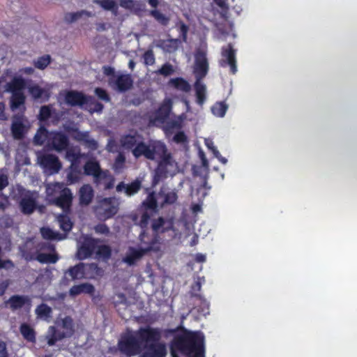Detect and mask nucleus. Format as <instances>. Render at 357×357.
<instances>
[{
	"mask_svg": "<svg viewBox=\"0 0 357 357\" xmlns=\"http://www.w3.org/2000/svg\"><path fill=\"white\" fill-rule=\"evenodd\" d=\"M174 70L172 64L169 63H166L163 64L160 69H158L155 73L157 74L163 75V76H169L174 73Z\"/></svg>",
	"mask_w": 357,
	"mask_h": 357,
	"instance_id": "603ef678",
	"label": "nucleus"
},
{
	"mask_svg": "<svg viewBox=\"0 0 357 357\" xmlns=\"http://www.w3.org/2000/svg\"><path fill=\"white\" fill-rule=\"evenodd\" d=\"M215 3L220 8V17L224 20L229 18V8L225 0H213Z\"/></svg>",
	"mask_w": 357,
	"mask_h": 357,
	"instance_id": "a18cd8bd",
	"label": "nucleus"
},
{
	"mask_svg": "<svg viewBox=\"0 0 357 357\" xmlns=\"http://www.w3.org/2000/svg\"><path fill=\"white\" fill-rule=\"evenodd\" d=\"M167 86L185 93L189 92L191 89L190 84L183 77L171 78L167 82Z\"/></svg>",
	"mask_w": 357,
	"mask_h": 357,
	"instance_id": "5701e85b",
	"label": "nucleus"
},
{
	"mask_svg": "<svg viewBox=\"0 0 357 357\" xmlns=\"http://www.w3.org/2000/svg\"><path fill=\"white\" fill-rule=\"evenodd\" d=\"M29 92L33 98L36 100L40 98L45 93V91L38 85L35 84L29 87Z\"/></svg>",
	"mask_w": 357,
	"mask_h": 357,
	"instance_id": "09e8293b",
	"label": "nucleus"
},
{
	"mask_svg": "<svg viewBox=\"0 0 357 357\" xmlns=\"http://www.w3.org/2000/svg\"><path fill=\"white\" fill-rule=\"evenodd\" d=\"M173 102L170 98H165L155 112L154 120L163 123L169 117L172 109Z\"/></svg>",
	"mask_w": 357,
	"mask_h": 357,
	"instance_id": "dca6fc26",
	"label": "nucleus"
},
{
	"mask_svg": "<svg viewBox=\"0 0 357 357\" xmlns=\"http://www.w3.org/2000/svg\"><path fill=\"white\" fill-rule=\"evenodd\" d=\"M192 296L196 298L200 301L201 304L203 305L202 311H204L205 310H208L209 309V303L201 294L192 293Z\"/></svg>",
	"mask_w": 357,
	"mask_h": 357,
	"instance_id": "0e129e2a",
	"label": "nucleus"
},
{
	"mask_svg": "<svg viewBox=\"0 0 357 357\" xmlns=\"http://www.w3.org/2000/svg\"><path fill=\"white\" fill-rule=\"evenodd\" d=\"M68 137L61 132H51L48 146L56 151H62L68 147Z\"/></svg>",
	"mask_w": 357,
	"mask_h": 357,
	"instance_id": "ddd939ff",
	"label": "nucleus"
},
{
	"mask_svg": "<svg viewBox=\"0 0 357 357\" xmlns=\"http://www.w3.org/2000/svg\"><path fill=\"white\" fill-rule=\"evenodd\" d=\"M95 2L106 10H113L117 8L114 0H96Z\"/></svg>",
	"mask_w": 357,
	"mask_h": 357,
	"instance_id": "3c124183",
	"label": "nucleus"
},
{
	"mask_svg": "<svg viewBox=\"0 0 357 357\" xmlns=\"http://www.w3.org/2000/svg\"><path fill=\"white\" fill-rule=\"evenodd\" d=\"M188 30H189L188 26L186 25L184 22H181L179 28H178V31H179L180 36L182 37L183 41H185L187 39V35H188Z\"/></svg>",
	"mask_w": 357,
	"mask_h": 357,
	"instance_id": "680f3d73",
	"label": "nucleus"
},
{
	"mask_svg": "<svg viewBox=\"0 0 357 357\" xmlns=\"http://www.w3.org/2000/svg\"><path fill=\"white\" fill-rule=\"evenodd\" d=\"M146 236H148L145 233L139 234V238L141 244L143 245L142 248L138 249L132 247L129 248L126 255L123 259V261L128 265L132 266L135 264L144 255L153 249V246L155 245V240L146 241L145 238Z\"/></svg>",
	"mask_w": 357,
	"mask_h": 357,
	"instance_id": "423d86ee",
	"label": "nucleus"
},
{
	"mask_svg": "<svg viewBox=\"0 0 357 357\" xmlns=\"http://www.w3.org/2000/svg\"><path fill=\"white\" fill-rule=\"evenodd\" d=\"M20 206L22 213L29 215L35 211L37 204L35 199L32 197L25 196L21 199Z\"/></svg>",
	"mask_w": 357,
	"mask_h": 357,
	"instance_id": "b1692460",
	"label": "nucleus"
},
{
	"mask_svg": "<svg viewBox=\"0 0 357 357\" xmlns=\"http://www.w3.org/2000/svg\"><path fill=\"white\" fill-rule=\"evenodd\" d=\"M144 63L146 66H152L155 63V59L153 50H148L143 54Z\"/></svg>",
	"mask_w": 357,
	"mask_h": 357,
	"instance_id": "864d4df0",
	"label": "nucleus"
},
{
	"mask_svg": "<svg viewBox=\"0 0 357 357\" xmlns=\"http://www.w3.org/2000/svg\"><path fill=\"white\" fill-rule=\"evenodd\" d=\"M84 279H93L95 278L96 276L100 275L101 273V269L99 268L97 264L91 263V264H84Z\"/></svg>",
	"mask_w": 357,
	"mask_h": 357,
	"instance_id": "c756f323",
	"label": "nucleus"
},
{
	"mask_svg": "<svg viewBox=\"0 0 357 357\" xmlns=\"http://www.w3.org/2000/svg\"><path fill=\"white\" fill-rule=\"evenodd\" d=\"M20 331L26 341L32 343L36 342V332L29 324L26 323L22 324L20 326Z\"/></svg>",
	"mask_w": 357,
	"mask_h": 357,
	"instance_id": "c85d7f7f",
	"label": "nucleus"
},
{
	"mask_svg": "<svg viewBox=\"0 0 357 357\" xmlns=\"http://www.w3.org/2000/svg\"><path fill=\"white\" fill-rule=\"evenodd\" d=\"M62 328L65 331L61 332L66 337H70L75 333L74 323L73 319L70 317H66L62 319Z\"/></svg>",
	"mask_w": 357,
	"mask_h": 357,
	"instance_id": "f704fd0d",
	"label": "nucleus"
},
{
	"mask_svg": "<svg viewBox=\"0 0 357 357\" xmlns=\"http://www.w3.org/2000/svg\"><path fill=\"white\" fill-rule=\"evenodd\" d=\"M178 196L175 192H169L165 196V202L172 204L177 200Z\"/></svg>",
	"mask_w": 357,
	"mask_h": 357,
	"instance_id": "e2e57ef3",
	"label": "nucleus"
},
{
	"mask_svg": "<svg viewBox=\"0 0 357 357\" xmlns=\"http://www.w3.org/2000/svg\"><path fill=\"white\" fill-rule=\"evenodd\" d=\"M40 165L52 173H57L61 168V164L57 156L53 154L44 155L40 158Z\"/></svg>",
	"mask_w": 357,
	"mask_h": 357,
	"instance_id": "f3484780",
	"label": "nucleus"
},
{
	"mask_svg": "<svg viewBox=\"0 0 357 357\" xmlns=\"http://www.w3.org/2000/svg\"><path fill=\"white\" fill-rule=\"evenodd\" d=\"M172 357L205 355V336L200 331H189L183 328L181 333L175 335L170 344Z\"/></svg>",
	"mask_w": 357,
	"mask_h": 357,
	"instance_id": "f03ea898",
	"label": "nucleus"
},
{
	"mask_svg": "<svg viewBox=\"0 0 357 357\" xmlns=\"http://www.w3.org/2000/svg\"><path fill=\"white\" fill-rule=\"evenodd\" d=\"M58 222L61 229L64 232L68 233L71 231L73 223L70 217L66 214H61L58 216Z\"/></svg>",
	"mask_w": 357,
	"mask_h": 357,
	"instance_id": "4c0bfd02",
	"label": "nucleus"
},
{
	"mask_svg": "<svg viewBox=\"0 0 357 357\" xmlns=\"http://www.w3.org/2000/svg\"><path fill=\"white\" fill-rule=\"evenodd\" d=\"M150 15L161 25L167 26L169 24V18L158 10H151Z\"/></svg>",
	"mask_w": 357,
	"mask_h": 357,
	"instance_id": "49530a36",
	"label": "nucleus"
},
{
	"mask_svg": "<svg viewBox=\"0 0 357 357\" xmlns=\"http://www.w3.org/2000/svg\"><path fill=\"white\" fill-rule=\"evenodd\" d=\"M9 284L10 282L8 280H4L0 282V296H3L5 294Z\"/></svg>",
	"mask_w": 357,
	"mask_h": 357,
	"instance_id": "774afa93",
	"label": "nucleus"
},
{
	"mask_svg": "<svg viewBox=\"0 0 357 357\" xmlns=\"http://www.w3.org/2000/svg\"><path fill=\"white\" fill-rule=\"evenodd\" d=\"M196 102L199 106H202L206 100V87L201 80H196L194 84Z\"/></svg>",
	"mask_w": 357,
	"mask_h": 357,
	"instance_id": "393cba45",
	"label": "nucleus"
},
{
	"mask_svg": "<svg viewBox=\"0 0 357 357\" xmlns=\"http://www.w3.org/2000/svg\"><path fill=\"white\" fill-rule=\"evenodd\" d=\"M8 303L13 310H16L22 308L25 305H31V301L27 296L13 295L10 297Z\"/></svg>",
	"mask_w": 357,
	"mask_h": 357,
	"instance_id": "412c9836",
	"label": "nucleus"
},
{
	"mask_svg": "<svg viewBox=\"0 0 357 357\" xmlns=\"http://www.w3.org/2000/svg\"><path fill=\"white\" fill-rule=\"evenodd\" d=\"M95 292V287L90 283H82L77 285H73L69 290V295L75 297L81 294H87L93 295Z\"/></svg>",
	"mask_w": 357,
	"mask_h": 357,
	"instance_id": "4be33fe9",
	"label": "nucleus"
},
{
	"mask_svg": "<svg viewBox=\"0 0 357 357\" xmlns=\"http://www.w3.org/2000/svg\"><path fill=\"white\" fill-rule=\"evenodd\" d=\"M166 355L167 348L165 344L158 341L148 345V348L142 354V357H165Z\"/></svg>",
	"mask_w": 357,
	"mask_h": 357,
	"instance_id": "2eb2a0df",
	"label": "nucleus"
},
{
	"mask_svg": "<svg viewBox=\"0 0 357 357\" xmlns=\"http://www.w3.org/2000/svg\"><path fill=\"white\" fill-rule=\"evenodd\" d=\"M173 140L177 144H181L187 142L188 137L184 133V132L178 131L174 135Z\"/></svg>",
	"mask_w": 357,
	"mask_h": 357,
	"instance_id": "bf43d9fd",
	"label": "nucleus"
},
{
	"mask_svg": "<svg viewBox=\"0 0 357 357\" xmlns=\"http://www.w3.org/2000/svg\"><path fill=\"white\" fill-rule=\"evenodd\" d=\"M222 59L220 61V66L222 68L229 66L230 73L233 75L237 72L236 51L233 45L229 43L222 48L221 52Z\"/></svg>",
	"mask_w": 357,
	"mask_h": 357,
	"instance_id": "1a4fd4ad",
	"label": "nucleus"
},
{
	"mask_svg": "<svg viewBox=\"0 0 357 357\" xmlns=\"http://www.w3.org/2000/svg\"><path fill=\"white\" fill-rule=\"evenodd\" d=\"M157 46L167 53H172L176 51L178 46V39L160 40Z\"/></svg>",
	"mask_w": 357,
	"mask_h": 357,
	"instance_id": "cd10ccee",
	"label": "nucleus"
},
{
	"mask_svg": "<svg viewBox=\"0 0 357 357\" xmlns=\"http://www.w3.org/2000/svg\"><path fill=\"white\" fill-rule=\"evenodd\" d=\"M156 155L160 157V160L154 170L153 185H157L160 181L167 178L170 172H174L178 168L177 162L174 159L172 154L168 152L166 146L165 151L157 152Z\"/></svg>",
	"mask_w": 357,
	"mask_h": 357,
	"instance_id": "7ed1b4c3",
	"label": "nucleus"
},
{
	"mask_svg": "<svg viewBox=\"0 0 357 357\" xmlns=\"http://www.w3.org/2000/svg\"><path fill=\"white\" fill-rule=\"evenodd\" d=\"M56 191H59V195L53 199V204L61 208L63 212L67 213L70 211L73 198L71 190L63 187V184L59 183L49 185L47 188L49 196H52L53 192Z\"/></svg>",
	"mask_w": 357,
	"mask_h": 357,
	"instance_id": "39448f33",
	"label": "nucleus"
},
{
	"mask_svg": "<svg viewBox=\"0 0 357 357\" xmlns=\"http://www.w3.org/2000/svg\"><path fill=\"white\" fill-rule=\"evenodd\" d=\"M50 331L51 332V334L47 337V344L49 346H53L57 341L66 338L65 335H63L61 331H59L54 326H50Z\"/></svg>",
	"mask_w": 357,
	"mask_h": 357,
	"instance_id": "e433bc0d",
	"label": "nucleus"
},
{
	"mask_svg": "<svg viewBox=\"0 0 357 357\" xmlns=\"http://www.w3.org/2000/svg\"><path fill=\"white\" fill-rule=\"evenodd\" d=\"M165 144L161 142H155L152 144L147 145L143 142H139L132 149V154L138 158L144 156L149 160H154L157 152L165 151Z\"/></svg>",
	"mask_w": 357,
	"mask_h": 357,
	"instance_id": "0eeeda50",
	"label": "nucleus"
},
{
	"mask_svg": "<svg viewBox=\"0 0 357 357\" xmlns=\"http://www.w3.org/2000/svg\"><path fill=\"white\" fill-rule=\"evenodd\" d=\"M25 96L22 91L14 92L10 98V108L12 110L18 109L25 102Z\"/></svg>",
	"mask_w": 357,
	"mask_h": 357,
	"instance_id": "2f4dec72",
	"label": "nucleus"
},
{
	"mask_svg": "<svg viewBox=\"0 0 357 357\" xmlns=\"http://www.w3.org/2000/svg\"><path fill=\"white\" fill-rule=\"evenodd\" d=\"M52 115V110L49 105H43L40 107L38 119L40 121H46Z\"/></svg>",
	"mask_w": 357,
	"mask_h": 357,
	"instance_id": "8fccbe9b",
	"label": "nucleus"
},
{
	"mask_svg": "<svg viewBox=\"0 0 357 357\" xmlns=\"http://www.w3.org/2000/svg\"><path fill=\"white\" fill-rule=\"evenodd\" d=\"M121 142L123 146L126 149H132L134 146L135 147L137 144L136 137L131 135L124 136L121 139Z\"/></svg>",
	"mask_w": 357,
	"mask_h": 357,
	"instance_id": "de8ad7c7",
	"label": "nucleus"
},
{
	"mask_svg": "<svg viewBox=\"0 0 357 357\" xmlns=\"http://www.w3.org/2000/svg\"><path fill=\"white\" fill-rule=\"evenodd\" d=\"M208 70V63L206 54L198 52L195 54L194 73L196 80H201L206 75Z\"/></svg>",
	"mask_w": 357,
	"mask_h": 357,
	"instance_id": "9d476101",
	"label": "nucleus"
},
{
	"mask_svg": "<svg viewBox=\"0 0 357 357\" xmlns=\"http://www.w3.org/2000/svg\"><path fill=\"white\" fill-rule=\"evenodd\" d=\"M0 357H10L6 343L0 339Z\"/></svg>",
	"mask_w": 357,
	"mask_h": 357,
	"instance_id": "69168bd1",
	"label": "nucleus"
},
{
	"mask_svg": "<svg viewBox=\"0 0 357 357\" xmlns=\"http://www.w3.org/2000/svg\"><path fill=\"white\" fill-rule=\"evenodd\" d=\"M68 181L70 183H75L79 181L80 178L79 172L75 169H72L70 172L68 174Z\"/></svg>",
	"mask_w": 357,
	"mask_h": 357,
	"instance_id": "4d7b16f0",
	"label": "nucleus"
},
{
	"mask_svg": "<svg viewBox=\"0 0 357 357\" xmlns=\"http://www.w3.org/2000/svg\"><path fill=\"white\" fill-rule=\"evenodd\" d=\"M40 231L43 237L47 240H61L65 237V236L63 237L61 234L48 227H43Z\"/></svg>",
	"mask_w": 357,
	"mask_h": 357,
	"instance_id": "79ce46f5",
	"label": "nucleus"
},
{
	"mask_svg": "<svg viewBox=\"0 0 357 357\" xmlns=\"http://www.w3.org/2000/svg\"><path fill=\"white\" fill-rule=\"evenodd\" d=\"M92 100V96H86L83 93L77 91H69L65 96L66 103L72 107L86 105L89 101Z\"/></svg>",
	"mask_w": 357,
	"mask_h": 357,
	"instance_id": "4468645a",
	"label": "nucleus"
},
{
	"mask_svg": "<svg viewBox=\"0 0 357 357\" xmlns=\"http://www.w3.org/2000/svg\"><path fill=\"white\" fill-rule=\"evenodd\" d=\"M59 257L56 253H38L36 259L41 264H55Z\"/></svg>",
	"mask_w": 357,
	"mask_h": 357,
	"instance_id": "72a5a7b5",
	"label": "nucleus"
},
{
	"mask_svg": "<svg viewBox=\"0 0 357 357\" xmlns=\"http://www.w3.org/2000/svg\"><path fill=\"white\" fill-rule=\"evenodd\" d=\"M35 312L38 318L47 319L51 317L52 310L45 303H41L37 306Z\"/></svg>",
	"mask_w": 357,
	"mask_h": 357,
	"instance_id": "c9c22d12",
	"label": "nucleus"
},
{
	"mask_svg": "<svg viewBox=\"0 0 357 357\" xmlns=\"http://www.w3.org/2000/svg\"><path fill=\"white\" fill-rule=\"evenodd\" d=\"M100 241L98 238H86L77 250V256L80 260L90 257L95 252L97 244Z\"/></svg>",
	"mask_w": 357,
	"mask_h": 357,
	"instance_id": "9b49d317",
	"label": "nucleus"
},
{
	"mask_svg": "<svg viewBox=\"0 0 357 357\" xmlns=\"http://www.w3.org/2000/svg\"><path fill=\"white\" fill-rule=\"evenodd\" d=\"M162 337V330L158 327L142 326L134 332L128 330L121 335L118 348L127 357L134 356L140 354L142 349L146 350L148 345L160 341Z\"/></svg>",
	"mask_w": 357,
	"mask_h": 357,
	"instance_id": "f257e3e1",
	"label": "nucleus"
},
{
	"mask_svg": "<svg viewBox=\"0 0 357 357\" xmlns=\"http://www.w3.org/2000/svg\"><path fill=\"white\" fill-rule=\"evenodd\" d=\"M50 134L51 132H49L45 127L40 126L33 137L34 144L41 146L47 142V144L48 145Z\"/></svg>",
	"mask_w": 357,
	"mask_h": 357,
	"instance_id": "bb28decb",
	"label": "nucleus"
},
{
	"mask_svg": "<svg viewBox=\"0 0 357 357\" xmlns=\"http://www.w3.org/2000/svg\"><path fill=\"white\" fill-rule=\"evenodd\" d=\"M51 56L49 54H45L41 56H39L36 60L33 61V66L35 68L39 70L45 69L48 65L51 63Z\"/></svg>",
	"mask_w": 357,
	"mask_h": 357,
	"instance_id": "a19ab883",
	"label": "nucleus"
},
{
	"mask_svg": "<svg viewBox=\"0 0 357 357\" xmlns=\"http://www.w3.org/2000/svg\"><path fill=\"white\" fill-rule=\"evenodd\" d=\"M142 188V182L139 179H135L129 184H126L123 181L118 183L116 187L117 192H122L124 190L128 196H132L137 193Z\"/></svg>",
	"mask_w": 357,
	"mask_h": 357,
	"instance_id": "6ab92c4d",
	"label": "nucleus"
},
{
	"mask_svg": "<svg viewBox=\"0 0 357 357\" xmlns=\"http://www.w3.org/2000/svg\"><path fill=\"white\" fill-rule=\"evenodd\" d=\"M227 109L228 106L225 102H217L211 107V112L215 116L223 117Z\"/></svg>",
	"mask_w": 357,
	"mask_h": 357,
	"instance_id": "ea45409f",
	"label": "nucleus"
},
{
	"mask_svg": "<svg viewBox=\"0 0 357 357\" xmlns=\"http://www.w3.org/2000/svg\"><path fill=\"white\" fill-rule=\"evenodd\" d=\"M165 220L162 217H159L152 221L151 229L157 238H158L159 234H163L169 230V228L165 227Z\"/></svg>",
	"mask_w": 357,
	"mask_h": 357,
	"instance_id": "7c9ffc66",
	"label": "nucleus"
},
{
	"mask_svg": "<svg viewBox=\"0 0 357 357\" xmlns=\"http://www.w3.org/2000/svg\"><path fill=\"white\" fill-rule=\"evenodd\" d=\"M118 211V206L115 204V202L112 197L102 199L95 208L96 216L102 220L112 218L117 213Z\"/></svg>",
	"mask_w": 357,
	"mask_h": 357,
	"instance_id": "6e6552de",
	"label": "nucleus"
},
{
	"mask_svg": "<svg viewBox=\"0 0 357 357\" xmlns=\"http://www.w3.org/2000/svg\"><path fill=\"white\" fill-rule=\"evenodd\" d=\"M84 263L82 262L69 267L64 272V278L71 281L83 280L86 277L84 273Z\"/></svg>",
	"mask_w": 357,
	"mask_h": 357,
	"instance_id": "a211bd4d",
	"label": "nucleus"
},
{
	"mask_svg": "<svg viewBox=\"0 0 357 357\" xmlns=\"http://www.w3.org/2000/svg\"><path fill=\"white\" fill-rule=\"evenodd\" d=\"M84 174L93 177L96 186L102 184L105 190H110L114 186V178L108 170H102L100 164L96 160H88L84 166Z\"/></svg>",
	"mask_w": 357,
	"mask_h": 357,
	"instance_id": "20e7f679",
	"label": "nucleus"
},
{
	"mask_svg": "<svg viewBox=\"0 0 357 357\" xmlns=\"http://www.w3.org/2000/svg\"><path fill=\"white\" fill-rule=\"evenodd\" d=\"M83 15L91 17V13L84 10L75 13H67L64 16V20L68 23H72L81 18Z\"/></svg>",
	"mask_w": 357,
	"mask_h": 357,
	"instance_id": "58836bf2",
	"label": "nucleus"
},
{
	"mask_svg": "<svg viewBox=\"0 0 357 357\" xmlns=\"http://www.w3.org/2000/svg\"><path fill=\"white\" fill-rule=\"evenodd\" d=\"M24 125L20 117H15L11 124V133L14 139H21L24 136Z\"/></svg>",
	"mask_w": 357,
	"mask_h": 357,
	"instance_id": "a878e982",
	"label": "nucleus"
},
{
	"mask_svg": "<svg viewBox=\"0 0 357 357\" xmlns=\"http://www.w3.org/2000/svg\"><path fill=\"white\" fill-rule=\"evenodd\" d=\"M94 192L89 184L83 185L79 190V200L82 206H88L92 201Z\"/></svg>",
	"mask_w": 357,
	"mask_h": 357,
	"instance_id": "aec40b11",
	"label": "nucleus"
},
{
	"mask_svg": "<svg viewBox=\"0 0 357 357\" xmlns=\"http://www.w3.org/2000/svg\"><path fill=\"white\" fill-rule=\"evenodd\" d=\"M150 218L151 215L147 211H145L142 214L140 221L139 223V225L142 228V229H147Z\"/></svg>",
	"mask_w": 357,
	"mask_h": 357,
	"instance_id": "6e6d98bb",
	"label": "nucleus"
},
{
	"mask_svg": "<svg viewBox=\"0 0 357 357\" xmlns=\"http://www.w3.org/2000/svg\"><path fill=\"white\" fill-rule=\"evenodd\" d=\"M143 206L146 209L156 211L158 203L154 192H151L146 199L142 202Z\"/></svg>",
	"mask_w": 357,
	"mask_h": 357,
	"instance_id": "c03bdc74",
	"label": "nucleus"
},
{
	"mask_svg": "<svg viewBox=\"0 0 357 357\" xmlns=\"http://www.w3.org/2000/svg\"><path fill=\"white\" fill-rule=\"evenodd\" d=\"M96 253L99 258L107 260L112 256V250L111 248L107 245H97Z\"/></svg>",
	"mask_w": 357,
	"mask_h": 357,
	"instance_id": "37998d69",
	"label": "nucleus"
},
{
	"mask_svg": "<svg viewBox=\"0 0 357 357\" xmlns=\"http://www.w3.org/2000/svg\"><path fill=\"white\" fill-rule=\"evenodd\" d=\"M7 85L8 90L14 93L22 91L25 88L26 82L22 77H15Z\"/></svg>",
	"mask_w": 357,
	"mask_h": 357,
	"instance_id": "473e14b6",
	"label": "nucleus"
},
{
	"mask_svg": "<svg viewBox=\"0 0 357 357\" xmlns=\"http://www.w3.org/2000/svg\"><path fill=\"white\" fill-rule=\"evenodd\" d=\"M110 86L119 92H126L133 86V79L130 74H121L115 77V79H109Z\"/></svg>",
	"mask_w": 357,
	"mask_h": 357,
	"instance_id": "f8f14e48",
	"label": "nucleus"
},
{
	"mask_svg": "<svg viewBox=\"0 0 357 357\" xmlns=\"http://www.w3.org/2000/svg\"><path fill=\"white\" fill-rule=\"evenodd\" d=\"M94 230L96 233L100 234L107 235L109 233V228L107 225L103 223L98 224L94 227Z\"/></svg>",
	"mask_w": 357,
	"mask_h": 357,
	"instance_id": "13d9d810",
	"label": "nucleus"
},
{
	"mask_svg": "<svg viewBox=\"0 0 357 357\" xmlns=\"http://www.w3.org/2000/svg\"><path fill=\"white\" fill-rule=\"evenodd\" d=\"M102 72L103 73L107 75V76H113V77H116L115 76V71H114V68L111 67V66H104L102 67Z\"/></svg>",
	"mask_w": 357,
	"mask_h": 357,
	"instance_id": "338daca9",
	"label": "nucleus"
},
{
	"mask_svg": "<svg viewBox=\"0 0 357 357\" xmlns=\"http://www.w3.org/2000/svg\"><path fill=\"white\" fill-rule=\"evenodd\" d=\"M96 95L102 100L108 102L111 100V98L107 93V91L102 88L97 87L95 89Z\"/></svg>",
	"mask_w": 357,
	"mask_h": 357,
	"instance_id": "5fc2aeb1",
	"label": "nucleus"
},
{
	"mask_svg": "<svg viewBox=\"0 0 357 357\" xmlns=\"http://www.w3.org/2000/svg\"><path fill=\"white\" fill-rule=\"evenodd\" d=\"M86 105H93V111L96 112H101L104 108L103 105L98 102L95 100V98L92 96V100L89 101Z\"/></svg>",
	"mask_w": 357,
	"mask_h": 357,
	"instance_id": "052dcab7",
	"label": "nucleus"
}]
</instances>
